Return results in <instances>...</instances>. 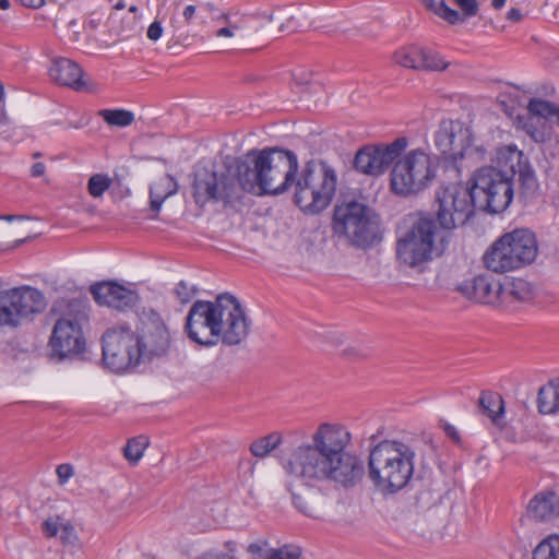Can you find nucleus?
<instances>
[{
    "mask_svg": "<svg viewBox=\"0 0 559 559\" xmlns=\"http://www.w3.org/2000/svg\"><path fill=\"white\" fill-rule=\"evenodd\" d=\"M352 435L345 426L323 423L308 441L292 452L285 471L292 478L288 487L295 508L302 514L321 519L326 508V497L319 489L333 483L344 489L356 487L366 474L364 460L347 450Z\"/></svg>",
    "mask_w": 559,
    "mask_h": 559,
    "instance_id": "f257e3e1",
    "label": "nucleus"
},
{
    "mask_svg": "<svg viewBox=\"0 0 559 559\" xmlns=\"http://www.w3.org/2000/svg\"><path fill=\"white\" fill-rule=\"evenodd\" d=\"M261 150H250L246 154L224 164L221 171L197 166L193 171L192 197L197 204L239 200L243 192L265 194Z\"/></svg>",
    "mask_w": 559,
    "mask_h": 559,
    "instance_id": "f03ea898",
    "label": "nucleus"
},
{
    "mask_svg": "<svg viewBox=\"0 0 559 559\" xmlns=\"http://www.w3.org/2000/svg\"><path fill=\"white\" fill-rule=\"evenodd\" d=\"M251 320L234 295L222 293L214 300H197L186 317L183 330L190 341L213 347L241 344L249 335Z\"/></svg>",
    "mask_w": 559,
    "mask_h": 559,
    "instance_id": "7ed1b4c3",
    "label": "nucleus"
},
{
    "mask_svg": "<svg viewBox=\"0 0 559 559\" xmlns=\"http://www.w3.org/2000/svg\"><path fill=\"white\" fill-rule=\"evenodd\" d=\"M522 157L521 151L508 147L499 152L498 157L509 165L508 169L484 166L474 171L466 188L478 210L497 214L508 209L513 200L514 160L520 163Z\"/></svg>",
    "mask_w": 559,
    "mask_h": 559,
    "instance_id": "20e7f679",
    "label": "nucleus"
},
{
    "mask_svg": "<svg viewBox=\"0 0 559 559\" xmlns=\"http://www.w3.org/2000/svg\"><path fill=\"white\" fill-rule=\"evenodd\" d=\"M415 452L406 443L384 440L369 453V478L381 492L395 493L403 489L414 474Z\"/></svg>",
    "mask_w": 559,
    "mask_h": 559,
    "instance_id": "39448f33",
    "label": "nucleus"
},
{
    "mask_svg": "<svg viewBox=\"0 0 559 559\" xmlns=\"http://www.w3.org/2000/svg\"><path fill=\"white\" fill-rule=\"evenodd\" d=\"M337 176L332 166L323 160H308L300 175L295 177L294 202L306 214L325 210L336 191Z\"/></svg>",
    "mask_w": 559,
    "mask_h": 559,
    "instance_id": "423d86ee",
    "label": "nucleus"
},
{
    "mask_svg": "<svg viewBox=\"0 0 559 559\" xmlns=\"http://www.w3.org/2000/svg\"><path fill=\"white\" fill-rule=\"evenodd\" d=\"M332 228L357 248H369L382 238L379 216L357 201L335 205Z\"/></svg>",
    "mask_w": 559,
    "mask_h": 559,
    "instance_id": "0eeeda50",
    "label": "nucleus"
},
{
    "mask_svg": "<svg viewBox=\"0 0 559 559\" xmlns=\"http://www.w3.org/2000/svg\"><path fill=\"white\" fill-rule=\"evenodd\" d=\"M538 253L536 236L526 228L514 229L496 240L484 255L488 270L504 273L533 263Z\"/></svg>",
    "mask_w": 559,
    "mask_h": 559,
    "instance_id": "6e6552de",
    "label": "nucleus"
},
{
    "mask_svg": "<svg viewBox=\"0 0 559 559\" xmlns=\"http://www.w3.org/2000/svg\"><path fill=\"white\" fill-rule=\"evenodd\" d=\"M64 306L61 318L56 322L49 341L52 355L60 359L79 355L84 350L85 340L82 324L87 321V305L85 301L73 298L62 301Z\"/></svg>",
    "mask_w": 559,
    "mask_h": 559,
    "instance_id": "1a4fd4ad",
    "label": "nucleus"
},
{
    "mask_svg": "<svg viewBox=\"0 0 559 559\" xmlns=\"http://www.w3.org/2000/svg\"><path fill=\"white\" fill-rule=\"evenodd\" d=\"M435 176L430 156L421 150H413L396 158L390 174V185L395 194L406 197L427 188Z\"/></svg>",
    "mask_w": 559,
    "mask_h": 559,
    "instance_id": "9d476101",
    "label": "nucleus"
},
{
    "mask_svg": "<svg viewBox=\"0 0 559 559\" xmlns=\"http://www.w3.org/2000/svg\"><path fill=\"white\" fill-rule=\"evenodd\" d=\"M436 225L431 218L420 217L396 241L397 261L408 267H420L432 260Z\"/></svg>",
    "mask_w": 559,
    "mask_h": 559,
    "instance_id": "9b49d317",
    "label": "nucleus"
},
{
    "mask_svg": "<svg viewBox=\"0 0 559 559\" xmlns=\"http://www.w3.org/2000/svg\"><path fill=\"white\" fill-rule=\"evenodd\" d=\"M44 294L32 286L0 289V328H17L23 320L46 309Z\"/></svg>",
    "mask_w": 559,
    "mask_h": 559,
    "instance_id": "f8f14e48",
    "label": "nucleus"
},
{
    "mask_svg": "<svg viewBox=\"0 0 559 559\" xmlns=\"http://www.w3.org/2000/svg\"><path fill=\"white\" fill-rule=\"evenodd\" d=\"M135 333L127 324L109 328L102 336L104 365L122 372L141 364Z\"/></svg>",
    "mask_w": 559,
    "mask_h": 559,
    "instance_id": "ddd939ff",
    "label": "nucleus"
},
{
    "mask_svg": "<svg viewBox=\"0 0 559 559\" xmlns=\"http://www.w3.org/2000/svg\"><path fill=\"white\" fill-rule=\"evenodd\" d=\"M436 204L437 221L448 230L463 226L477 209L468 189L456 183L440 188L436 194Z\"/></svg>",
    "mask_w": 559,
    "mask_h": 559,
    "instance_id": "4468645a",
    "label": "nucleus"
},
{
    "mask_svg": "<svg viewBox=\"0 0 559 559\" xmlns=\"http://www.w3.org/2000/svg\"><path fill=\"white\" fill-rule=\"evenodd\" d=\"M263 173L265 174V194L278 195L288 191L298 171V158L289 150L265 147L261 150Z\"/></svg>",
    "mask_w": 559,
    "mask_h": 559,
    "instance_id": "2eb2a0df",
    "label": "nucleus"
},
{
    "mask_svg": "<svg viewBox=\"0 0 559 559\" xmlns=\"http://www.w3.org/2000/svg\"><path fill=\"white\" fill-rule=\"evenodd\" d=\"M406 138H397L390 144L366 145L354 158V168L368 176L382 175L406 148Z\"/></svg>",
    "mask_w": 559,
    "mask_h": 559,
    "instance_id": "dca6fc26",
    "label": "nucleus"
},
{
    "mask_svg": "<svg viewBox=\"0 0 559 559\" xmlns=\"http://www.w3.org/2000/svg\"><path fill=\"white\" fill-rule=\"evenodd\" d=\"M141 362L167 354L170 347V334L160 317L153 313L141 322L135 333Z\"/></svg>",
    "mask_w": 559,
    "mask_h": 559,
    "instance_id": "f3484780",
    "label": "nucleus"
},
{
    "mask_svg": "<svg viewBox=\"0 0 559 559\" xmlns=\"http://www.w3.org/2000/svg\"><path fill=\"white\" fill-rule=\"evenodd\" d=\"M471 140V129L459 120H442L435 133V145L449 160L452 170L460 174V148Z\"/></svg>",
    "mask_w": 559,
    "mask_h": 559,
    "instance_id": "a211bd4d",
    "label": "nucleus"
},
{
    "mask_svg": "<svg viewBox=\"0 0 559 559\" xmlns=\"http://www.w3.org/2000/svg\"><path fill=\"white\" fill-rule=\"evenodd\" d=\"M49 75L56 83L74 91H94V83L85 75L83 69L68 58L56 59L49 69Z\"/></svg>",
    "mask_w": 559,
    "mask_h": 559,
    "instance_id": "6ab92c4d",
    "label": "nucleus"
},
{
    "mask_svg": "<svg viewBox=\"0 0 559 559\" xmlns=\"http://www.w3.org/2000/svg\"><path fill=\"white\" fill-rule=\"evenodd\" d=\"M91 293L98 305L117 310L131 308L138 300L133 290L114 282L97 283L91 287Z\"/></svg>",
    "mask_w": 559,
    "mask_h": 559,
    "instance_id": "aec40b11",
    "label": "nucleus"
},
{
    "mask_svg": "<svg viewBox=\"0 0 559 559\" xmlns=\"http://www.w3.org/2000/svg\"><path fill=\"white\" fill-rule=\"evenodd\" d=\"M457 290L467 299L479 304L498 305L501 299V283L485 274L463 282Z\"/></svg>",
    "mask_w": 559,
    "mask_h": 559,
    "instance_id": "412c9836",
    "label": "nucleus"
},
{
    "mask_svg": "<svg viewBox=\"0 0 559 559\" xmlns=\"http://www.w3.org/2000/svg\"><path fill=\"white\" fill-rule=\"evenodd\" d=\"M527 512L536 521H550L559 515V496L554 491L540 492L528 503Z\"/></svg>",
    "mask_w": 559,
    "mask_h": 559,
    "instance_id": "4be33fe9",
    "label": "nucleus"
},
{
    "mask_svg": "<svg viewBox=\"0 0 559 559\" xmlns=\"http://www.w3.org/2000/svg\"><path fill=\"white\" fill-rule=\"evenodd\" d=\"M537 408L540 414L559 413V378L552 379L538 390Z\"/></svg>",
    "mask_w": 559,
    "mask_h": 559,
    "instance_id": "5701e85b",
    "label": "nucleus"
},
{
    "mask_svg": "<svg viewBox=\"0 0 559 559\" xmlns=\"http://www.w3.org/2000/svg\"><path fill=\"white\" fill-rule=\"evenodd\" d=\"M481 414L491 419L495 425H500L504 414V402L499 393L483 391L478 400Z\"/></svg>",
    "mask_w": 559,
    "mask_h": 559,
    "instance_id": "b1692460",
    "label": "nucleus"
},
{
    "mask_svg": "<svg viewBox=\"0 0 559 559\" xmlns=\"http://www.w3.org/2000/svg\"><path fill=\"white\" fill-rule=\"evenodd\" d=\"M177 192V182L170 175H166L150 188V206L154 212H158L163 202Z\"/></svg>",
    "mask_w": 559,
    "mask_h": 559,
    "instance_id": "393cba45",
    "label": "nucleus"
},
{
    "mask_svg": "<svg viewBox=\"0 0 559 559\" xmlns=\"http://www.w3.org/2000/svg\"><path fill=\"white\" fill-rule=\"evenodd\" d=\"M533 296L532 287L528 282L523 278H511L501 284V299L504 301H526Z\"/></svg>",
    "mask_w": 559,
    "mask_h": 559,
    "instance_id": "a878e982",
    "label": "nucleus"
},
{
    "mask_svg": "<svg viewBox=\"0 0 559 559\" xmlns=\"http://www.w3.org/2000/svg\"><path fill=\"white\" fill-rule=\"evenodd\" d=\"M449 62L437 51L429 48H421L419 53L418 69L423 71H444Z\"/></svg>",
    "mask_w": 559,
    "mask_h": 559,
    "instance_id": "bb28decb",
    "label": "nucleus"
},
{
    "mask_svg": "<svg viewBox=\"0 0 559 559\" xmlns=\"http://www.w3.org/2000/svg\"><path fill=\"white\" fill-rule=\"evenodd\" d=\"M282 443L280 432H271L267 436L254 440L250 444V452L255 457H265Z\"/></svg>",
    "mask_w": 559,
    "mask_h": 559,
    "instance_id": "cd10ccee",
    "label": "nucleus"
},
{
    "mask_svg": "<svg viewBox=\"0 0 559 559\" xmlns=\"http://www.w3.org/2000/svg\"><path fill=\"white\" fill-rule=\"evenodd\" d=\"M420 1L428 10H430L431 12H433L435 14H437L438 16H440L441 19H443L444 21H447L448 23H450L452 25L457 24L463 21V17L461 16V14L456 10L448 7L445 4L444 0H420Z\"/></svg>",
    "mask_w": 559,
    "mask_h": 559,
    "instance_id": "c85d7f7f",
    "label": "nucleus"
},
{
    "mask_svg": "<svg viewBox=\"0 0 559 559\" xmlns=\"http://www.w3.org/2000/svg\"><path fill=\"white\" fill-rule=\"evenodd\" d=\"M487 157V150L481 144H476L471 133V140H468L463 147L460 148L459 165L462 166L464 159L471 163H478L485 160Z\"/></svg>",
    "mask_w": 559,
    "mask_h": 559,
    "instance_id": "c756f323",
    "label": "nucleus"
},
{
    "mask_svg": "<svg viewBox=\"0 0 559 559\" xmlns=\"http://www.w3.org/2000/svg\"><path fill=\"white\" fill-rule=\"evenodd\" d=\"M419 53H420V47L408 46V47H403V48L399 49L397 51H395L393 58L397 64H400L404 68L419 70L418 69Z\"/></svg>",
    "mask_w": 559,
    "mask_h": 559,
    "instance_id": "7c9ffc66",
    "label": "nucleus"
},
{
    "mask_svg": "<svg viewBox=\"0 0 559 559\" xmlns=\"http://www.w3.org/2000/svg\"><path fill=\"white\" fill-rule=\"evenodd\" d=\"M98 115L110 126L127 127L134 121L133 112L126 109H103Z\"/></svg>",
    "mask_w": 559,
    "mask_h": 559,
    "instance_id": "2f4dec72",
    "label": "nucleus"
},
{
    "mask_svg": "<svg viewBox=\"0 0 559 559\" xmlns=\"http://www.w3.org/2000/svg\"><path fill=\"white\" fill-rule=\"evenodd\" d=\"M533 559H559V536H549L540 542L533 551Z\"/></svg>",
    "mask_w": 559,
    "mask_h": 559,
    "instance_id": "473e14b6",
    "label": "nucleus"
},
{
    "mask_svg": "<svg viewBox=\"0 0 559 559\" xmlns=\"http://www.w3.org/2000/svg\"><path fill=\"white\" fill-rule=\"evenodd\" d=\"M527 110L532 116L548 119L558 116L559 107L540 98H532L527 104Z\"/></svg>",
    "mask_w": 559,
    "mask_h": 559,
    "instance_id": "72a5a7b5",
    "label": "nucleus"
},
{
    "mask_svg": "<svg viewBox=\"0 0 559 559\" xmlns=\"http://www.w3.org/2000/svg\"><path fill=\"white\" fill-rule=\"evenodd\" d=\"M146 447L147 440L144 437L132 438L123 448V455L131 464H136L143 456Z\"/></svg>",
    "mask_w": 559,
    "mask_h": 559,
    "instance_id": "f704fd0d",
    "label": "nucleus"
},
{
    "mask_svg": "<svg viewBox=\"0 0 559 559\" xmlns=\"http://www.w3.org/2000/svg\"><path fill=\"white\" fill-rule=\"evenodd\" d=\"M111 179L107 175H93L87 183L88 193L94 198H99L109 189Z\"/></svg>",
    "mask_w": 559,
    "mask_h": 559,
    "instance_id": "c9c22d12",
    "label": "nucleus"
},
{
    "mask_svg": "<svg viewBox=\"0 0 559 559\" xmlns=\"http://www.w3.org/2000/svg\"><path fill=\"white\" fill-rule=\"evenodd\" d=\"M199 289L195 285H189L186 281H180L174 288L177 300L186 305L198 294Z\"/></svg>",
    "mask_w": 559,
    "mask_h": 559,
    "instance_id": "e433bc0d",
    "label": "nucleus"
},
{
    "mask_svg": "<svg viewBox=\"0 0 559 559\" xmlns=\"http://www.w3.org/2000/svg\"><path fill=\"white\" fill-rule=\"evenodd\" d=\"M522 159H523V157L520 159V163L514 160V167L515 166L519 167V169H518L519 178H520V181L522 182V186L525 187L526 189H532L535 186L534 171L526 163L523 164ZM514 170L516 171L515 168H514Z\"/></svg>",
    "mask_w": 559,
    "mask_h": 559,
    "instance_id": "4c0bfd02",
    "label": "nucleus"
},
{
    "mask_svg": "<svg viewBox=\"0 0 559 559\" xmlns=\"http://www.w3.org/2000/svg\"><path fill=\"white\" fill-rule=\"evenodd\" d=\"M300 549L292 546H283L277 549H271L264 559H299Z\"/></svg>",
    "mask_w": 559,
    "mask_h": 559,
    "instance_id": "58836bf2",
    "label": "nucleus"
},
{
    "mask_svg": "<svg viewBox=\"0 0 559 559\" xmlns=\"http://www.w3.org/2000/svg\"><path fill=\"white\" fill-rule=\"evenodd\" d=\"M463 12L465 16H475L478 13V3L476 0H452Z\"/></svg>",
    "mask_w": 559,
    "mask_h": 559,
    "instance_id": "ea45409f",
    "label": "nucleus"
},
{
    "mask_svg": "<svg viewBox=\"0 0 559 559\" xmlns=\"http://www.w3.org/2000/svg\"><path fill=\"white\" fill-rule=\"evenodd\" d=\"M56 473L59 484L64 485L74 475V468L71 464H60Z\"/></svg>",
    "mask_w": 559,
    "mask_h": 559,
    "instance_id": "a19ab883",
    "label": "nucleus"
},
{
    "mask_svg": "<svg viewBox=\"0 0 559 559\" xmlns=\"http://www.w3.org/2000/svg\"><path fill=\"white\" fill-rule=\"evenodd\" d=\"M43 533L46 537H55L58 533V523L56 520L49 518L41 524Z\"/></svg>",
    "mask_w": 559,
    "mask_h": 559,
    "instance_id": "79ce46f5",
    "label": "nucleus"
},
{
    "mask_svg": "<svg viewBox=\"0 0 559 559\" xmlns=\"http://www.w3.org/2000/svg\"><path fill=\"white\" fill-rule=\"evenodd\" d=\"M163 34V27L162 24L158 21H154L147 28V37L151 40H157L162 37Z\"/></svg>",
    "mask_w": 559,
    "mask_h": 559,
    "instance_id": "37998d69",
    "label": "nucleus"
},
{
    "mask_svg": "<svg viewBox=\"0 0 559 559\" xmlns=\"http://www.w3.org/2000/svg\"><path fill=\"white\" fill-rule=\"evenodd\" d=\"M237 31H239V27L233 24L217 29L215 35L217 37H233L236 35Z\"/></svg>",
    "mask_w": 559,
    "mask_h": 559,
    "instance_id": "c03bdc74",
    "label": "nucleus"
},
{
    "mask_svg": "<svg viewBox=\"0 0 559 559\" xmlns=\"http://www.w3.org/2000/svg\"><path fill=\"white\" fill-rule=\"evenodd\" d=\"M195 559H236L235 557L225 552H204Z\"/></svg>",
    "mask_w": 559,
    "mask_h": 559,
    "instance_id": "a18cd8bd",
    "label": "nucleus"
},
{
    "mask_svg": "<svg viewBox=\"0 0 559 559\" xmlns=\"http://www.w3.org/2000/svg\"><path fill=\"white\" fill-rule=\"evenodd\" d=\"M46 166L44 163H35L31 168L32 177L38 178L45 175Z\"/></svg>",
    "mask_w": 559,
    "mask_h": 559,
    "instance_id": "49530a36",
    "label": "nucleus"
},
{
    "mask_svg": "<svg viewBox=\"0 0 559 559\" xmlns=\"http://www.w3.org/2000/svg\"><path fill=\"white\" fill-rule=\"evenodd\" d=\"M22 5L38 9L45 4V0H17Z\"/></svg>",
    "mask_w": 559,
    "mask_h": 559,
    "instance_id": "de8ad7c7",
    "label": "nucleus"
},
{
    "mask_svg": "<svg viewBox=\"0 0 559 559\" xmlns=\"http://www.w3.org/2000/svg\"><path fill=\"white\" fill-rule=\"evenodd\" d=\"M522 16L523 15L521 11L516 8L510 9L507 14V19L510 20L511 22H520L522 20Z\"/></svg>",
    "mask_w": 559,
    "mask_h": 559,
    "instance_id": "09e8293b",
    "label": "nucleus"
},
{
    "mask_svg": "<svg viewBox=\"0 0 559 559\" xmlns=\"http://www.w3.org/2000/svg\"><path fill=\"white\" fill-rule=\"evenodd\" d=\"M194 14H195L194 5L190 4V5L186 7L183 10V13H182L186 23L189 24L191 22V20L193 19Z\"/></svg>",
    "mask_w": 559,
    "mask_h": 559,
    "instance_id": "8fccbe9b",
    "label": "nucleus"
},
{
    "mask_svg": "<svg viewBox=\"0 0 559 559\" xmlns=\"http://www.w3.org/2000/svg\"><path fill=\"white\" fill-rule=\"evenodd\" d=\"M343 355L347 357L358 358L365 356L358 348L356 347H347L343 350Z\"/></svg>",
    "mask_w": 559,
    "mask_h": 559,
    "instance_id": "3c124183",
    "label": "nucleus"
},
{
    "mask_svg": "<svg viewBox=\"0 0 559 559\" xmlns=\"http://www.w3.org/2000/svg\"><path fill=\"white\" fill-rule=\"evenodd\" d=\"M444 430L448 437H450L453 440H459V432L455 429V427L447 425Z\"/></svg>",
    "mask_w": 559,
    "mask_h": 559,
    "instance_id": "603ef678",
    "label": "nucleus"
},
{
    "mask_svg": "<svg viewBox=\"0 0 559 559\" xmlns=\"http://www.w3.org/2000/svg\"><path fill=\"white\" fill-rule=\"evenodd\" d=\"M28 216L24 215H0V219L7 221V222H13V221H23L28 219Z\"/></svg>",
    "mask_w": 559,
    "mask_h": 559,
    "instance_id": "864d4df0",
    "label": "nucleus"
},
{
    "mask_svg": "<svg viewBox=\"0 0 559 559\" xmlns=\"http://www.w3.org/2000/svg\"><path fill=\"white\" fill-rule=\"evenodd\" d=\"M504 4H506V0H492V7L496 10H499V9L503 8Z\"/></svg>",
    "mask_w": 559,
    "mask_h": 559,
    "instance_id": "5fc2aeb1",
    "label": "nucleus"
},
{
    "mask_svg": "<svg viewBox=\"0 0 559 559\" xmlns=\"http://www.w3.org/2000/svg\"><path fill=\"white\" fill-rule=\"evenodd\" d=\"M248 551L251 552L252 555L261 551V547L257 544H251L249 547H248Z\"/></svg>",
    "mask_w": 559,
    "mask_h": 559,
    "instance_id": "6e6d98bb",
    "label": "nucleus"
},
{
    "mask_svg": "<svg viewBox=\"0 0 559 559\" xmlns=\"http://www.w3.org/2000/svg\"><path fill=\"white\" fill-rule=\"evenodd\" d=\"M9 7H10L9 0H0V9L1 10H7V9H9Z\"/></svg>",
    "mask_w": 559,
    "mask_h": 559,
    "instance_id": "4d7b16f0",
    "label": "nucleus"
},
{
    "mask_svg": "<svg viewBox=\"0 0 559 559\" xmlns=\"http://www.w3.org/2000/svg\"><path fill=\"white\" fill-rule=\"evenodd\" d=\"M72 531H73V527H72V526H69V525H64V526H63V532H64V533H72Z\"/></svg>",
    "mask_w": 559,
    "mask_h": 559,
    "instance_id": "13d9d810",
    "label": "nucleus"
},
{
    "mask_svg": "<svg viewBox=\"0 0 559 559\" xmlns=\"http://www.w3.org/2000/svg\"><path fill=\"white\" fill-rule=\"evenodd\" d=\"M124 8V3L123 2H118L116 5H115V9L116 10H121Z\"/></svg>",
    "mask_w": 559,
    "mask_h": 559,
    "instance_id": "bf43d9fd",
    "label": "nucleus"
},
{
    "mask_svg": "<svg viewBox=\"0 0 559 559\" xmlns=\"http://www.w3.org/2000/svg\"><path fill=\"white\" fill-rule=\"evenodd\" d=\"M136 10H138V8H136L135 5H132V7H130V9H129V11H130V12H136Z\"/></svg>",
    "mask_w": 559,
    "mask_h": 559,
    "instance_id": "052dcab7",
    "label": "nucleus"
},
{
    "mask_svg": "<svg viewBox=\"0 0 559 559\" xmlns=\"http://www.w3.org/2000/svg\"><path fill=\"white\" fill-rule=\"evenodd\" d=\"M269 19L272 21L274 19L273 14H270Z\"/></svg>",
    "mask_w": 559,
    "mask_h": 559,
    "instance_id": "680f3d73",
    "label": "nucleus"
}]
</instances>
